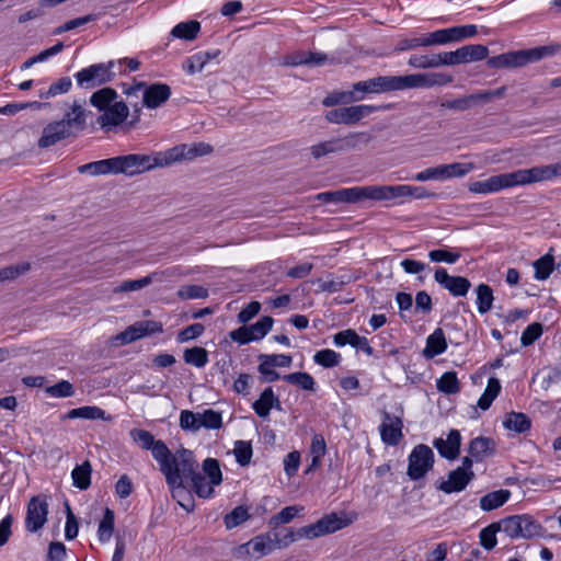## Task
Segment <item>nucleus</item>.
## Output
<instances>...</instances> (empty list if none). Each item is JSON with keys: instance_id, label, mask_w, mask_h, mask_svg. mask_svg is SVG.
<instances>
[{"instance_id": "nucleus-51", "label": "nucleus", "mask_w": 561, "mask_h": 561, "mask_svg": "<svg viewBox=\"0 0 561 561\" xmlns=\"http://www.w3.org/2000/svg\"><path fill=\"white\" fill-rule=\"evenodd\" d=\"M157 276H158V274H150V275L145 276L139 279L124 280L121 285H118L117 287H115L113 289V293L118 294V293L140 290V289L147 287L148 285H150L153 282V278H156Z\"/></svg>"}, {"instance_id": "nucleus-54", "label": "nucleus", "mask_w": 561, "mask_h": 561, "mask_svg": "<svg viewBox=\"0 0 561 561\" xmlns=\"http://www.w3.org/2000/svg\"><path fill=\"white\" fill-rule=\"evenodd\" d=\"M250 518V514L248 512V508L240 505L234 507L230 513H228L225 518L224 523L227 529H232L241 525L242 523L247 522Z\"/></svg>"}, {"instance_id": "nucleus-28", "label": "nucleus", "mask_w": 561, "mask_h": 561, "mask_svg": "<svg viewBox=\"0 0 561 561\" xmlns=\"http://www.w3.org/2000/svg\"><path fill=\"white\" fill-rule=\"evenodd\" d=\"M341 203H358L363 199L376 201V185L341 188Z\"/></svg>"}, {"instance_id": "nucleus-49", "label": "nucleus", "mask_w": 561, "mask_h": 561, "mask_svg": "<svg viewBox=\"0 0 561 561\" xmlns=\"http://www.w3.org/2000/svg\"><path fill=\"white\" fill-rule=\"evenodd\" d=\"M311 156L314 159H320L324 156L342 152L339 138H332L310 147Z\"/></svg>"}, {"instance_id": "nucleus-7", "label": "nucleus", "mask_w": 561, "mask_h": 561, "mask_svg": "<svg viewBox=\"0 0 561 561\" xmlns=\"http://www.w3.org/2000/svg\"><path fill=\"white\" fill-rule=\"evenodd\" d=\"M128 114L129 108L123 101L114 102L96 118V123L106 131L112 130L123 123H125L126 130H130L140 119V108H135V114L131 116L130 121H127Z\"/></svg>"}, {"instance_id": "nucleus-61", "label": "nucleus", "mask_w": 561, "mask_h": 561, "mask_svg": "<svg viewBox=\"0 0 561 561\" xmlns=\"http://www.w3.org/2000/svg\"><path fill=\"white\" fill-rule=\"evenodd\" d=\"M310 453L312 455V467L320 465V459L327 453L325 439L321 434H314L311 439Z\"/></svg>"}, {"instance_id": "nucleus-9", "label": "nucleus", "mask_w": 561, "mask_h": 561, "mask_svg": "<svg viewBox=\"0 0 561 561\" xmlns=\"http://www.w3.org/2000/svg\"><path fill=\"white\" fill-rule=\"evenodd\" d=\"M357 515L352 513L348 516L346 513H330L320 518L317 523L305 526L304 533L307 534L308 539H313L320 536L333 534L351 525Z\"/></svg>"}, {"instance_id": "nucleus-56", "label": "nucleus", "mask_w": 561, "mask_h": 561, "mask_svg": "<svg viewBox=\"0 0 561 561\" xmlns=\"http://www.w3.org/2000/svg\"><path fill=\"white\" fill-rule=\"evenodd\" d=\"M199 428L219 430L222 426V415L213 409H207L199 413Z\"/></svg>"}, {"instance_id": "nucleus-40", "label": "nucleus", "mask_w": 561, "mask_h": 561, "mask_svg": "<svg viewBox=\"0 0 561 561\" xmlns=\"http://www.w3.org/2000/svg\"><path fill=\"white\" fill-rule=\"evenodd\" d=\"M436 388L445 394H456L460 391V382L456 371L444 373L436 381Z\"/></svg>"}, {"instance_id": "nucleus-11", "label": "nucleus", "mask_w": 561, "mask_h": 561, "mask_svg": "<svg viewBox=\"0 0 561 561\" xmlns=\"http://www.w3.org/2000/svg\"><path fill=\"white\" fill-rule=\"evenodd\" d=\"M407 474L412 481L424 478L434 466V453L425 444L416 445L408 458Z\"/></svg>"}, {"instance_id": "nucleus-3", "label": "nucleus", "mask_w": 561, "mask_h": 561, "mask_svg": "<svg viewBox=\"0 0 561 561\" xmlns=\"http://www.w3.org/2000/svg\"><path fill=\"white\" fill-rule=\"evenodd\" d=\"M116 161L118 174L122 173L126 176H135L149 172L156 168L168 167V160L162 151L149 154L129 153L125 156H117Z\"/></svg>"}, {"instance_id": "nucleus-21", "label": "nucleus", "mask_w": 561, "mask_h": 561, "mask_svg": "<svg viewBox=\"0 0 561 561\" xmlns=\"http://www.w3.org/2000/svg\"><path fill=\"white\" fill-rule=\"evenodd\" d=\"M383 422L380 424V436L385 444L396 446L402 438L403 423L400 417L392 416L385 412Z\"/></svg>"}, {"instance_id": "nucleus-30", "label": "nucleus", "mask_w": 561, "mask_h": 561, "mask_svg": "<svg viewBox=\"0 0 561 561\" xmlns=\"http://www.w3.org/2000/svg\"><path fill=\"white\" fill-rule=\"evenodd\" d=\"M273 531L270 533L272 535L273 543L275 545V549H283L293 543L294 541L307 538V534L304 533L305 526L297 529H288L284 528L282 530L272 529Z\"/></svg>"}, {"instance_id": "nucleus-18", "label": "nucleus", "mask_w": 561, "mask_h": 561, "mask_svg": "<svg viewBox=\"0 0 561 561\" xmlns=\"http://www.w3.org/2000/svg\"><path fill=\"white\" fill-rule=\"evenodd\" d=\"M130 436L142 449L151 450L152 457L159 462L169 455V448L162 440H156L153 435L146 430L134 428Z\"/></svg>"}, {"instance_id": "nucleus-57", "label": "nucleus", "mask_w": 561, "mask_h": 561, "mask_svg": "<svg viewBox=\"0 0 561 561\" xmlns=\"http://www.w3.org/2000/svg\"><path fill=\"white\" fill-rule=\"evenodd\" d=\"M178 297L182 300L205 299L208 297V289L201 285H185L179 288Z\"/></svg>"}, {"instance_id": "nucleus-16", "label": "nucleus", "mask_w": 561, "mask_h": 561, "mask_svg": "<svg viewBox=\"0 0 561 561\" xmlns=\"http://www.w3.org/2000/svg\"><path fill=\"white\" fill-rule=\"evenodd\" d=\"M163 332V324L154 320L137 321L122 332L118 339L123 344L135 342L145 336Z\"/></svg>"}, {"instance_id": "nucleus-29", "label": "nucleus", "mask_w": 561, "mask_h": 561, "mask_svg": "<svg viewBox=\"0 0 561 561\" xmlns=\"http://www.w3.org/2000/svg\"><path fill=\"white\" fill-rule=\"evenodd\" d=\"M447 348V342L445 339L444 331L437 328L426 339V346L423 350V356L427 359H432L443 354Z\"/></svg>"}, {"instance_id": "nucleus-24", "label": "nucleus", "mask_w": 561, "mask_h": 561, "mask_svg": "<svg viewBox=\"0 0 561 561\" xmlns=\"http://www.w3.org/2000/svg\"><path fill=\"white\" fill-rule=\"evenodd\" d=\"M65 124V127L75 135L87 127V112L83 106L76 101L71 104L68 111L65 112L64 117L59 121Z\"/></svg>"}, {"instance_id": "nucleus-26", "label": "nucleus", "mask_w": 561, "mask_h": 561, "mask_svg": "<svg viewBox=\"0 0 561 561\" xmlns=\"http://www.w3.org/2000/svg\"><path fill=\"white\" fill-rule=\"evenodd\" d=\"M468 453L477 462H480L494 455L495 442L490 437H476L470 442Z\"/></svg>"}, {"instance_id": "nucleus-19", "label": "nucleus", "mask_w": 561, "mask_h": 561, "mask_svg": "<svg viewBox=\"0 0 561 561\" xmlns=\"http://www.w3.org/2000/svg\"><path fill=\"white\" fill-rule=\"evenodd\" d=\"M240 553L247 554L252 559L259 560L275 550V545L270 533L255 536L248 542L239 546Z\"/></svg>"}, {"instance_id": "nucleus-22", "label": "nucleus", "mask_w": 561, "mask_h": 561, "mask_svg": "<svg viewBox=\"0 0 561 561\" xmlns=\"http://www.w3.org/2000/svg\"><path fill=\"white\" fill-rule=\"evenodd\" d=\"M474 472L466 473L462 469H455L448 473V478L442 481L437 489L446 494L461 492L474 479Z\"/></svg>"}, {"instance_id": "nucleus-53", "label": "nucleus", "mask_w": 561, "mask_h": 561, "mask_svg": "<svg viewBox=\"0 0 561 561\" xmlns=\"http://www.w3.org/2000/svg\"><path fill=\"white\" fill-rule=\"evenodd\" d=\"M553 256L546 254L534 262L535 278L538 280L547 279L553 272Z\"/></svg>"}, {"instance_id": "nucleus-46", "label": "nucleus", "mask_w": 561, "mask_h": 561, "mask_svg": "<svg viewBox=\"0 0 561 561\" xmlns=\"http://www.w3.org/2000/svg\"><path fill=\"white\" fill-rule=\"evenodd\" d=\"M500 531L505 533L510 538H522L520 515H513L496 522Z\"/></svg>"}, {"instance_id": "nucleus-43", "label": "nucleus", "mask_w": 561, "mask_h": 561, "mask_svg": "<svg viewBox=\"0 0 561 561\" xmlns=\"http://www.w3.org/2000/svg\"><path fill=\"white\" fill-rule=\"evenodd\" d=\"M522 520V538L531 539L535 537H543L546 529L542 525L535 520L530 515H520Z\"/></svg>"}, {"instance_id": "nucleus-31", "label": "nucleus", "mask_w": 561, "mask_h": 561, "mask_svg": "<svg viewBox=\"0 0 561 561\" xmlns=\"http://www.w3.org/2000/svg\"><path fill=\"white\" fill-rule=\"evenodd\" d=\"M411 197V185H376V201Z\"/></svg>"}, {"instance_id": "nucleus-12", "label": "nucleus", "mask_w": 561, "mask_h": 561, "mask_svg": "<svg viewBox=\"0 0 561 561\" xmlns=\"http://www.w3.org/2000/svg\"><path fill=\"white\" fill-rule=\"evenodd\" d=\"M142 92V104L148 108H157L165 103L171 96V88L167 83H153L147 87L145 82H138L125 90L127 95Z\"/></svg>"}, {"instance_id": "nucleus-14", "label": "nucleus", "mask_w": 561, "mask_h": 561, "mask_svg": "<svg viewBox=\"0 0 561 561\" xmlns=\"http://www.w3.org/2000/svg\"><path fill=\"white\" fill-rule=\"evenodd\" d=\"M48 503L41 496H33L28 504L25 517V528L30 533L38 531L46 523Z\"/></svg>"}, {"instance_id": "nucleus-4", "label": "nucleus", "mask_w": 561, "mask_h": 561, "mask_svg": "<svg viewBox=\"0 0 561 561\" xmlns=\"http://www.w3.org/2000/svg\"><path fill=\"white\" fill-rule=\"evenodd\" d=\"M554 53L551 46H540L530 49L508 51L488 59L486 64L490 68H517L527 64L539 61L546 56Z\"/></svg>"}, {"instance_id": "nucleus-6", "label": "nucleus", "mask_w": 561, "mask_h": 561, "mask_svg": "<svg viewBox=\"0 0 561 561\" xmlns=\"http://www.w3.org/2000/svg\"><path fill=\"white\" fill-rule=\"evenodd\" d=\"M390 105L357 104L342 106L328 111L324 115L327 122L336 125H355L363 118L379 111H386Z\"/></svg>"}, {"instance_id": "nucleus-63", "label": "nucleus", "mask_w": 561, "mask_h": 561, "mask_svg": "<svg viewBox=\"0 0 561 561\" xmlns=\"http://www.w3.org/2000/svg\"><path fill=\"white\" fill-rule=\"evenodd\" d=\"M45 392L53 398H68L75 394V388L68 380H60L57 383L47 387Z\"/></svg>"}, {"instance_id": "nucleus-60", "label": "nucleus", "mask_w": 561, "mask_h": 561, "mask_svg": "<svg viewBox=\"0 0 561 561\" xmlns=\"http://www.w3.org/2000/svg\"><path fill=\"white\" fill-rule=\"evenodd\" d=\"M500 531V527L496 523H492L489 526L484 527L480 534V545L486 549L492 550L496 546V533Z\"/></svg>"}, {"instance_id": "nucleus-48", "label": "nucleus", "mask_w": 561, "mask_h": 561, "mask_svg": "<svg viewBox=\"0 0 561 561\" xmlns=\"http://www.w3.org/2000/svg\"><path fill=\"white\" fill-rule=\"evenodd\" d=\"M183 358L186 364L202 368L208 363V352L204 347L194 346L184 351Z\"/></svg>"}, {"instance_id": "nucleus-20", "label": "nucleus", "mask_w": 561, "mask_h": 561, "mask_svg": "<svg viewBox=\"0 0 561 561\" xmlns=\"http://www.w3.org/2000/svg\"><path fill=\"white\" fill-rule=\"evenodd\" d=\"M71 136L72 134L65 127L64 123L55 121L43 128L37 146L41 149H46Z\"/></svg>"}, {"instance_id": "nucleus-32", "label": "nucleus", "mask_w": 561, "mask_h": 561, "mask_svg": "<svg viewBox=\"0 0 561 561\" xmlns=\"http://www.w3.org/2000/svg\"><path fill=\"white\" fill-rule=\"evenodd\" d=\"M65 419H85V420H103L110 421L111 416L106 415L105 411L95 405H85L72 409L67 412Z\"/></svg>"}, {"instance_id": "nucleus-33", "label": "nucleus", "mask_w": 561, "mask_h": 561, "mask_svg": "<svg viewBox=\"0 0 561 561\" xmlns=\"http://www.w3.org/2000/svg\"><path fill=\"white\" fill-rule=\"evenodd\" d=\"M511 496V491L501 489L490 492L480 499V507L484 512L496 510L504 505Z\"/></svg>"}, {"instance_id": "nucleus-2", "label": "nucleus", "mask_w": 561, "mask_h": 561, "mask_svg": "<svg viewBox=\"0 0 561 561\" xmlns=\"http://www.w3.org/2000/svg\"><path fill=\"white\" fill-rule=\"evenodd\" d=\"M558 176H561V162L492 175L484 181L472 182L469 185V191L474 194H491L504 188L548 181Z\"/></svg>"}, {"instance_id": "nucleus-64", "label": "nucleus", "mask_w": 561, "mask_h": 561, "mask_svg": "<svg viewBox=\"0 0 561 561\" xmlns=\"http://www.w3.org/2000/svg\"><path fill=\"white\" fill-rule=\"evenodd\" d=\"M71 85H72V81L69 77H62L60 79H58L56 82L51 83L49 89L44 92V93H41V98L44 99V98H50V96H56V95H59V94H64V93H67L70 89H71Z\"/></svg>"}, {"instance_id": "nucleus-41", "label": "nucleus", "mask_w": 561, "mask_h": 561, "mask_svg": "<svg viewBox=\"0 0 561 561\" xmlns=\"http://www.w3.org/2000/svg\"><path fill=\"white\" fill-rule=\"evenodd\" d=\"M92 467L89 461L76 466L71 472L73 485L80 490H87L91 484Z\"/></svg>"}, {"instance_id": "nucleus-5", "label": "nucleus", "mask_w": 561, "mask_h": 561, "mask_svg": "<svg viewBox=\"0 0 561 561\" xmlns=\"http://www.w3.org/2000/svg\"><path fill=\"white\" fill-rule=\"evenodd\" d=\"M398 90L397 76H378L352 84L348 90V100L352 103L363 101L367 94L396 92Z\"/></svg>"}, {"instance_id": "nucleus-44", "label": "nucleus", "mask_w": 561, "mask_h": 561, "mask_svg": "<svg viewBox=\"0 0 561 561\" xmlns=\"http://www.w3.org/2000/svg\"><path fill=\"white\" fill-rule=\"evenodd\" d=\"M204 476L208 477V481L206 483L210 485L213 489L216 485H219L222 481V473L220 470V463L215 458H206L203 461V471H201Z\"/></svg>"}, {"instance_id": "nucleus-58", "label": "nucleus", "mask_w": 561, "mask_h": 561, "mask_svg": "<svg viewBox=\"0 0 561 561\" xmlns=\"http://www.w3.org/2000/svg\"><path fill=\"white\" fill-rule=\"evenodd\" d=\"M353 280L354 277L351 274H343L322 282L319 287L321 291L336 293Z\"/></svg>"}, {"instance_id": "nucleus-45", "label": "nucleus", "mask_w": 561, "mask_h": 561, "mask_svg": "<svg viewBox=\"0 0 561 561\" xmlns=\"http://www.w3.org/2000/svg\"><path fill=\"white\" fill-rule=\"evenodd\" d=\"M440 172L443 180L451 178H461L474 170L476 165L472 162L461 163L455 162L450 164H440Z\"/></svg>"}, {"instance_id": "nucleus-36", "label": "nucleus", "mask_w": 561, "mask_h": 561, "mask_svg": "<svg viewBox=\"0 0 561 561\" xmlns=\"http://www.w3.org/2000/svg\"><path fill=\"white\" fill-rule=\"evenodd\" d=\"M116 98L117 92L114 89L106 87L95 91L90 96V103L100 112H103L104 110L110 107L114 102H116Z\"/></svg>"}, {"instance_id": "nucleus-52", "label": "nucleus", "mask_w": 561, "mask_h": 561, "mask_svg": "<svg viewBox=\"0 0 561 561\" xmlns=\"http://www.w3.org/2000/svg\"><path fill=\"white\" fill-rule=\"evenodd\" d=\"M114 512L110 508H105L102 520L99 524L98 536L101 542H106L113 535L114 531Z\"/></svg>"}, {"instance_id": "nucleus-10", "label": "nucleus", "mask_w": 561, "mask_h": 561, "mask_svg": "<svg viewBox=\"0 0 561 561\" xmlns=\"http://www.w3.org/2000/svg\"><path fill=\"white\" fill-rule=\"evenodd\" d=\"M454 80L451 75L443 72L410 73L397 76L398 90L433 88L436 85H446Z\"/></svg>"}, {"instance_id": "nucleus-39", "label": "nucleus", "mask_w": 561, "mask_h": 561, "mask_svg": "<svg viewBox=\"0 0 561 561\" xmlns=\"http://www.w3.org/2000/svg\"><path fill=\"white\" fill-rule=\"evenodd\" d=\"M201 30V24L198 21L191 20L187 22H181L176 24L172 31L171 35L176 38L193 41Z\"/></svg>"}, {"instance_id": "nucleus-42", "label": "nucleus", "mask_w": 561, "mask_h": 561, "mask_svg": "<svg viewBox=\"0 0 561 561\" xmlns=\"http://www.w3.org/2000/svg\"><path fill=\"white\" fill-rule=\"evenodd\" d=\"M274 391L271 387L263 390L260 398L253 402L254 412L262 419H266L273 409Z\"/></svg>"}, {"instance_id": "nucleus-47", "label": "nucleus", "mask_w": 561, "mask_h": 561, "mask_svg": "<svg viewBox=\"0 0 561 561\" xmlns=\"http://www.w3.org/2000/svg\"><path fill=\"white\" fill-rule=\"evenodd\" d=\"M283 379L286 382H288L290 385H295L304 390H308V391L316 390V381H314L313 377L308 373H304V371L291 373V374L285 375L283 377Z\"/></svg>"}, {"instance_id": "nucleus-35", "label": "nucleus", "mask_w": 561, "mask_h": 561, "mask_svg": "<svg viewBox=\"0 0 561 561\" xmlns=\"http://www.w3.org/2000/svg\"><path fill=\"white\" fill-rule=\"evenodd\" d=\"M460 64L480 61L488 57L489 49L481 44H470L458 48Z\"/></svg>"}, {"instance_id": "nucleus-25", "label": "nucleus", "mask_w": 561, "mask_h": 561, "mask_svg": "<svg viewBox=\"0 0 561 561\" xmlns=\"http://www.w3.org/2000/svg\"><path fill=\"white\" fill-rule=\"evenodd\" d=\"M336 346H351L364 351L366 354H373V347L369 345L368 340L365 336H359L355 330L347 329L336 333L333 337Z\"/></svg>"}, {"instance_id": "nucleus-23", "label": "nucleus", "mask_w": 561, "mask_h": 561, "mask_svg": "<svg viewBox=\"0 0 561 561\" xmlns=\"http://www.w3.org/2000/svg\"><path fill=\"white\" fill-rule=\"evenodd\" d=\"M438 454L448 459L454 460L460 454L461 435L458 430H451L446 439L436 438L433 443Z\"/></svg>"}, {"instance_id": "nucleus-50", "label": "nucleus", "mask_w": 561, "mask_h": 561, "mask_svg": "<svg viewBox=\"0 0 561 561\" xmlns=\"http://www.w3.org/2000/svg\"><path fill=\"white\" fill-rule=\"evenodd\" d=\"M301 510L302 507L296 505L284 507L279 513L270 518V528L277 529L280 525L290 523Z\"/></svg>"}, {"instance_id": "nucleus-15", "label": "nucleus", "mask_w": 561, "mask_h": 561, "mask_svg": "<svg viewBox=\"0 0 561 561\" xmlns=\"http://www.w3.org/2000/svg\"><path fill=\"white\" fill-rule=\"evenodd\" d=\"M213 151L208 144L199 142L193 145H180L164 151L168 165L182 160H193L203 157Z\"/></svg>"}, {"instance_id": "nucleus-13", "label": "nucleus", "mask_w": 561, "mask_h": 561, "mask_svg": "<svg viewBox=\"0 0 561 561\" xmlns=\"http://www.w3.org/2000/svg\"><path fill=\"white\" fill-rule=\"evenodd\" d=\"M504 92L505 87H501L495 90L480 91L451 101L443 102L440 106L453 111L463 112L474 106L492 102L495 99H500L504 95Z\"/></svg>"}, {"instance_id": "nucleus-37", "label": "nucleus", "mask_w": 561, "mask_h": 561, "mask_svg": "<svg viewBox=\"0 0 561 561\" xmlns=\"http://www.w3.org/2000/svg\"><path fill=\"white\" fill-rule=\"evenodd\" d=\"M477 294V308L480 314L488 313L492 307L494 301V295L492 288L488 284H479L476 287Z\"/></svg>"}, {"instance_id": "nucleus-34", "label": "nucleus", "mask_w": 561, "mask_h": 561, "mask_svg": "<svg viewBox=\"0 0 561 561\" xmlns=\"http://www.w3.org/2000/svg\"><path fill=\"white\" fill-rule=\"evenodd\" d=\"M371 138V135L366 131H354L345 137H339L341 151L359 150L370 142Z\"/></svg>"}, {"instance_id": "nucleus-55", "label": "nucleus", "mask_w": 561, "mask_h": 561, "mask_svg": "<svg viewBox=\"0 0 561 561\" xmlns=\"http://www.w3.org/2000/svg\"><path fill=\"white\" fill-rule=\"evenodd\" d=\"M313 360L322 367L332 368L340 364L341 355L333 350L324 348L314 354Z\"/></svg>"}, {"instance_id": "nucleus-1", "label": "nucleus", "mask_w": 561, "mask_h": 561, "mask_svg": "<svg viewBox=\"0 0 561 561\" xmlns=\"http://www.w3.org/2000/svg\"><path fill=\"white\" fill-rule=\"evenodd\" d=\"M159 465L172 491V496L179 497L182 494L188 496L187 504L179 502L186 512L193 511L194 501L184 486V481L190 482L191 489L202 499H208L214 494L213 488L206 483V477L198 470L199 465L193 451L182 448L172 454L169 450V455L162 458Z\"/></svg>"}, {"instance_id": "nucleus-38", "label": "nucleus", "mask_w": 561, "mask_h": 561, "mask_svg": "<svg viewBox=\"0 0 561 561\" xmlns=\"http://www.w3.org/2000/svg\"><path fill=\"white\" fill-rule=\"evenodd\" d=\"M503 425L510 431L525 433L531 426V421L525 413L511 412L506 415Z\"/></svg>"}, {"instance_id": "nucleus-27", "label": "nucleus", "mask_w": 561, "mask_h": 561, "mask_svg": "<svg viewBox=\"0 0 561 561\" xmlns=\"http://www.w3.org/2000/svg\"><path fill=\"white\" fill-rule=\"evenodd\" d=\"M78 171L81 174L88 173L93 176L118 174L116 157L82 164Z\"/></svg>"}, {"instance_id": "nucleus-17", "label": "nucleus", "mask_w": 561, "mask_h": 561, "mask_svg": "<svg viewBox=\"0 0 561 561\" xmlns=\"http://www.w3.org/2000/svg\"><path fill=\"white\" fill-rule=\"evenodd\" d=\"M434 279L455 297H463L468 294L471 283L463 276H451L445 268H437Z\"/></svg>"}, {"instance_id": "nucleus-59", "label": "nucleus", "mask_w": 561, "mask_h": 561, "mask_svg": "<svg viewBox=\"0 0 561 561\" xmlns=\"http://www.w3.org/2000/svg\"><path fill=\"white\" fill-rule=\"evenodd\" d=\"M30 270L31 264L28 262H21L16 265H10L0 268V283L7 280H14L19 276L27 273Z\"/></svg>"}, {"instance_id": "nucleus-62", "label": "nucleus", "mask_w": 561, "mask_h": 561, "mask_svg": "<svg viewBox=\"0 0 561 561\" xmlns=\"http://www.w3.org/2000/svg\"><path fill=\"white\" fill-rule=\"evenodd\" d=\"M236 460L240 466H247L252 458V445L250 442L237 440L233 448Z\"/></svg>"}, {"instance_id": "nucleus-8", "label": "nucleus", "mask_w": 561, "mask_h": 561, "mask_svg": "<svg viewBox=\"0 0 561 561\" xmlns=\"http://www.w3.org/2000/svg\"><path fill=\"white\" fill-rule=\"evenodd\" d=\"M115 61L93 64L75 75L77 85L81 89H93L111 82L115 78Z\"/></svg>"}]
</instances>
